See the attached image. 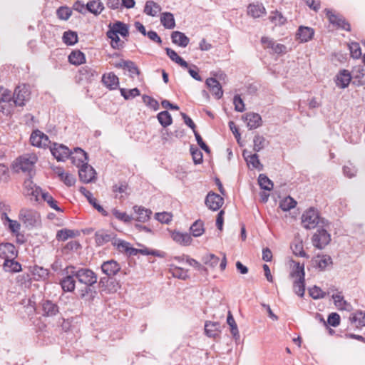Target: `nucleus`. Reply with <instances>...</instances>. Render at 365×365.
<instances>
[{
  "mask_svg": "<svg viewBox=\"0 0 365 365\" xmlns=\"http://www.w3.org/2000/svg\"><path fill=\"white\" fill-rule=\"evenodd\" d=\"M43 190L40 186L34 182L32 179L26 178L23 183V195L29 198L32 204H41V198Z\"/></svg>",
  "mask_w": 365,
  "mask_h": 365,
  "instance_id": "nucleus-1",
  "label": "nucleus"
},
{
  "mask_svg": "<svg viewBox=\"0 0 365 365\" xmlns=\"http://www.w3.org/2000/svg\"><path fill=\"white\" fill-rule=\"evenodd\" d=\"M19 219L29 230L39 226L41 222L39 212L28 208H22L20 210Z\"/></svg>",
  "mask_w": 365,
  "mask_h": 365,
  "instance_id": "nucleus-2",
  "label": "nucleus"
},
{
  "mask_svg": "<svg viewBox=\"0 0 365 365\" xmlns=\"http://www.w3.org/2000/svg\"><path fill=\"white\" fill-rule=\"evenodd\" d=\"M74 274L78 282V285L81 284H91L98 283V275L91 269L86 267H81L76 269L74 267Z\"/></svg>",
  "mask_w": 365,
  "mask_h": 365,
  "instance_id": "nucleus-3",
  "label": "nucleus"
},
{
  "mask_svg": "<svg viewBox=\"0 0 365 365\" xmlns=\"http://www.w3.org/2000/svg\"><path fill=\"white\" fill-rule=\"evenodd\" d=\"M320 221L324 224V220L320 219L318 211L314 207L309 208L302 216V223L307 230L314 228Z\"/></svg>",
  "mask_w": 365,
  "mask_h": 365,
  "instance_id": "nucleus-4",
  "label": "nucleus"
},
{
  "mask_svg": "<svg viewBox=\"0 0 365 365\" xmlns=\"http://www.w3.org/2000/svg\"><path fill=\"white\" fill-rule=\"evenodd\" d=\"M97 284H81L77 286V296L88 302H92L94 301L95 298L97 297L98 291H97Z\"/></svg>",
  "mask_w": 365,
  "mask_h": 365,
  "instance_id": "nucleus-5",
  "label": "nucleus"
},
{
  "mask_svg": "<svg viewBox=\"0 0 365 365\" xmlns=\"http://www.w3.org/2000/svg\"><path fill=\"white\" fill-rule=\"evenodd\" d=\"M73 269L74 266L69 265L63 269L66 276L61 279L60 284L64 292H72L75 290L77 280L76 277L73 275L74 274Z\"/></svg>",
  "mask_w": 365,
  "mask_h": 365,
  "instance_id": "nucleus-6",
  "label": "nucleus"
},
{
  "mask_svg": "<svg viewBox=\"0 0 365 365\" xmlns=\"http://www.w3.org/2000/svg\"><path fill=\"white\" fill-rule=\"evenodd\" d=\"M39 313L43 317H53L59 313V307L52 300L43 298L38 304Z\"/></svg>",
  "mask_w": 365,
  "mask_h": 365,
  "instance_id": "nucleus-7",
  "label": "nucleus"
},
{
  "mask_svg": "<svg viewBox=\"0 0 365 365\" xmlns=\"http://www.w3.org/2000/svg\"><path fill=\"white\" fill-rule=\"evenodd\" d=\"M324 12L331 24L346 31H351V25L343 16L334 14L329 9H325Z\"/></svg>",
  "mask_w": 365,
  "mask_h": 365,
  "instance_id": "nucleus-8",
  "label": "nucleus"
},
{
  "mask_svg": "<svg viewBox=\"0 0 365 365\" xmlns=\"http://www.w3.org/2000/svg\"><path fill=\"white\" fill-rule=\"evenodd\" d=\"M313 245L319 250L324 248L331 241L330 234L324 228H321L317 230L312 238Z\"/></svg>",
  "mask_w": 365,
  "mask_h": 365,
  "instance_id": "nucleus-9",
  "label": "nucleus"
},
{
  "mask_svg": "<svg viewBox=\"0 0 365 365\" xmlns=\"http://www.w3.org/2000/svg\"><path fill=\"white\" fill-rule=\"evenodd\" d=\"M224 198L219 194L210 191L205 199V204L209 210L217 211L224 204Z\"/></svg>",
  "mask_w": 365,
  "mask_h": 365,
  "instance_id": "nucleus-10",
  "label": "nucleus"
},
{
  "mask_svg": "<svg viewBox=\"0 0 365 365\" xmlns=\"http://www.w3.org/2000/svg\"><path fill=\"white\" fill-rule=\"evenodd\" d=\"M50 150L58 161H64L66 159L70 158L72 153L67 146L56 143H53L50 146Z\"/></svg>",
  "mask_w": 365,
  "mask_h": 365,
  "instance_id": "nucleus-11",
  "label": "nucleus"
},
{
  "mask_svg": "<svg viewBox=\"0 0 365 365\" xmlns=\"http://www.w3.org/2000/svg\"><path fill=\"white\" fill-rule=\"evenodd\" d=\"M96 174L94 168L87 162L83 163L78 170L79 180L83 183L93 182L96 179Z\"/></svg>",
  "mask_w": 365,
  "mask_h": 365,
  "instance_id": "nucleus-12",
  "label": "nucleus"
},
{
  "mask_svg": "<svg viewBox=\"0 0 365 365\" xmlns=\"http://www.w3.org/2000/svg\"><path fill=\"white\" fill-rule=\"evenodd\" d=\"M101 271L103 274L109 277H113L118 272L127 274L125 271H121V267L118 262L114 259L107 260L101 264Z\"/></svg>",
  "mask_w": 365,
  "mask_h": 365,
  "instance_id": "nucleus-13",
  "label": "nucleus"
},
{
  "mask_svg": "<svg viewBox=\"0 0 365 365\" xmlns=\"http://www.w3.org/2000/svg\"><path fill=\"white\" fill-rule=\"evenodd\" d=\"M98 287L101 289L102 292L106 294L114 293L117 292L118 283L113 277H101L97 283Z\"/></svg>",
  "mask_w": 365,
  "mask_h": 365,
  "instance_id": "nucleus-14",
  "label": "nucleus"
},
{
  "mask_svg": "<svg viewBox=\"0 0 365 365\" xmlns=\"http://www.w3.org/2000/svg\"><path fill=\"white\" fill-rule=\"evenodd\" d=\"M110 63L113 65L115 68L127 70L130 73V77L131 78H133V75L139 76L140 74L139 68L136 66L135 62L130 60L121 59L118 62Z\"/></svg>",
  "mask_w": 365,
  "mask_h": 365,
  "instance_id": "nucleus-15",
  "label": "nucleus"
},
{
  "mask_svg": "<svg viewBox=\"0 0 365 365\" xmlns=\"http://www.w3.org/2000/svg\"><path fill=\"white\" fill-rule=\"evenodd\" d=\"M108 31L127 38L129 36V25L120 21H115L113 24H109Z\"/></svg>",
  "mask_w": 365,
  "mask_h": 365,
  "instance_id": "nucleus-16",
  "label": "nucleus"
},
{
  "mask_svg": "<svg viewBox=\"0 0 365 365\" xmlns=\"http://www.w3.org/2000/svg\"><path fill=\"white\" fill-rule=\"evenodd\" d=\"M79 191L83 195H84L86 197L88 202L103 216L108 215V212L103 207L102 205H101L98 203L97 199L95 198L93 196V194L89 190H88L85 187L81 186L79 188Z\"/></svg>",
  "mask_w": 365,
  "mask_h": 365,
  "instance_id": "nucleus-17",
  "label": "nucleus"
},
{
  "mask_svg": "<svg viewBox=\"0 0 365 365\" xmlns=\"http://www.w3.org/2000/svg\"><path fill=\"white\" fill-rule=\"evenodd\" d=\"M314 29L305 26H299L296 32V40L300 43H306L313 39L314 36Z\"/></svg>",
  "mask_w": 365,
  "mask_h": 365,
  "instance_id": "nucleus-18",
  "label": "nucleus"
},
{
  "mask_svg": "<svg viewBox=\"0 0 365 365\" xmlns=\"http://www.w3.org/2000/svg\"><path fill=\"white\" fill-rule=\"evenodd\" d=\"M75 155L71 153L70 159L71 163L78 168H81L83 163L88 161V155L82 148L76 147L74 148Z\"/></svg>",
  "mask_w": 365,
  "mask_h": 365,
  "instance_id": "nucleus-19",
  "label": "nucleus"
},
{
  "mask_svg": "<svg viewBox=\"0 0 365 365\" xmlns=\"http://www.w3.org/2000/svg\"><path fill=\"white\" fill-rule=\"evenodd\" d=\"M0 254L4 259L16 258L19 255V251L16 247L10 242H1L0 244Z\"/></svg>",
  "mask_w": 365,
  "mask_h": 365,
  "instance_id": "nucleus-20",
  "label": "nucleus"
},
{
  "mask_svg": "<svg viewBox=\"0 0 365 365\" xmlns=\"http://www.w3.org/2000/svg\"><path fill=\"white\" fill-rule=\"evenodd\" d=\"M351 73L346 69L340 70L335 77L336 85L340 88H347L351 81Z\"/></svg>",
  "mask_w": 365,
  "mask_h": 365,
  "instance_id": "nucleus-21",
  "label": "nucleus"
},
{
  "mask_svg": "<svg viewBox=\"0 0 365 365\" xmlns=\"http://www.w3.org/2000/svg\"><path fill=\"white\" fill-rule=\"evenodd\" d=\"M242 118L247 122V125L250 130L256 129L262 125L261 115L256 113H247L242 116Z\"/></svg>",
  "mask_w": 365,
  "mask_h": 365,
  "instance_id": "nucleus-22",
  "label": "nucleus"
},
{
  "mask_svg": "<svg viewBox=\"0 0 365 365\" xmlns=\"http://www.w3.org/2000/svg\"><path fill=\"white\" fill-rule=\"evenodd\" d=\"M205 84L212 92L216 99H220L223 96L222 86L215 78H208L205 81Z\"/></svg>",
  "mask_w": 365,
  "mask_h": 365,
  "instance_id": "nucleus-23",
  "label": "nucleus"
},
{
  "mask_svg": "<svg viewBox=\"0 0 365 365\" xmlns=\"http://www.w3.org/2000/svg\"><path fill=\"white\" fill-rule=\"evenodd\" d=\"M116 236L113 232L108 234L104 230H100L95 233V241L98 246H102L110 241H114Z\"/></svg>",
  "mask_w": 365,
  "mask_h": 365,
  "instance_id": "nucleus-24",
  "label": "nucleus"
},
{
  "mask_svg": "<svg viewBox=\"0 0 365 365\" xmlns=\"http://www.w3.org/2000/svg\"><path fill=\"white\" fill-rule=\"evenodd\" d=\"M102 83L109 90L112 91L118 87L119 78L113 72H110L103 75Z\"/></svg>",
  "mask_w": 365,
  "mask_h": 365,
  "instance_id": "nucleus-25",
  "label": "nucleus"
},
{
  "mask_svg": "<svg viewBox=\"0 0 365 365\" xmlns=\"http://www.w3.org/2000/svg\"><path fill=\"white\" fill-rule=\"evenodd\" d=\"M16 172H18L19 170H21L23 172H27V178L32 179L35 173L34 171V163L31 162L29 158L21 159L19 164L16 165Z\"/></svg>",
  "mask_w": 365,
  "mask_h": 365,
  "instance_id": "nucleus-26",
  "label": "nucleus"
},
{
  "mask_svg": "<svg viewBox=\"0 0 365 365\" xmlns=\"http://www.w3.org/2000/svg\"><path fill=\"white\" fill-rule=\"evenodd\" d=\"M171 40L174 44L185 48L190 43V38L182 32L179 31H173Z\"/></svg>",
  "mask_w": 365,
  "mask_h": 365,
  "instance_id": "nucleus-27",
  "label": "nucleus"
},
{
  "mask_svg": "<svg viewBox=\"0 0 365 365\" xmlns=\"http://www.w3.org/2000/svg\"><path fill=\"white\" fill-rule=\"evenodd\" d=\"M171 237L175 242L182 246L190 245L192 241L190 234L182 233L179 231H174Z\"/></svg>",
  "mask_w": 365,
  "mask_h": 365,
  "instance_id": "nucleus-28",
  "label": "nucleus"
},
{
  "mask_svg": "<svg viewBox=\"0 0 365 365\" xmlns=\"http://www.w3.org/2000/svg\"><path fill=\"white\" fill-rule=\"evenodd\" d=\"M220 324L217 322L207 321L205 324V332L208 337L215 338L219 336Z\"/></svg>",
  "mask_w": 365,
  "mask_h": 365,
  "instance_id": "nucleus-29",
  "label": "nucleus"
},
{
  "mask_svg": "<svg viewBox=\"0 0 365 365\" xmlns=\"http://www.w3.org/2000/svg\"><path fill=\"white\" fill-rule=\"evenodd\" d=\"M104 9L103 4L101 0H91L86 4V12H89L95 16L99 15Z\"/></svg>",
  "mask_w": 365,
  "mask_h": 365,
  "instance_id": "nucleus-30",
  "label": "nucleus"
},
{
  "mask_svg": "<svg viewBox=\"0 0 365 365\" xmlns=\"http://www.w3.org/2000/svg\"><path fill=\"white\" fill-rule=\"evenodd\" d=\"M68 62L75 66H79L86 63V56L80 50H73L68 57Z\"/></svg>",
  "mask_w": 365,
  "mask_h": 365,
  "instance_id": "nucleus-31",
  "label": "nucleus"
},
{
  "mask_svg": "<svg viewBox=\"0 0 365 365\" xmlns=\"http://www.w3.org/2000/svg\"><path fill=\"white\" fill-rule=\"evenodd\" d=\"M133 210L136 214H138V217L135 220L140 222H145L150 218V215H152V211L149 209H146L142 206L135 205L133 207Z\"/></svg>",
  "mask_w": 365,
  "mask_h": 365,
  "instance_id": "nucleus-32",
  "label": "nucleus"
},
{
  "mask_svg": "<svg viewBox=\"0 0 365 365\" xmlns=\"http://www.w3.org/2000/svg\"><path fill=\"white\" fill-rule=\"evenodd\" d=\"M4 269L6 272H10L13 273L19 272L21 271V264L15 260V258L8 259L6 257L4 259L3 264Z\"/></svg>",
  "mask_w": 365,
  "mask_h": 365,
  "instance_id": "nucleus-33",
  "label": "nucleus"
},
{
  "mask_svg": "<svg viewBox=\"0 0 365 365\" xmlns=\"http://www.w3.org/2000/svg\"><path fill=\"white\" fill-rule=\"evenodd\" d=\"M294 265L290 272L289 277L291 278L297 277V279H305V271H304V263L301 264L299 262H295L292 260Z\"/></svg>",
  "mask_w": 365,
  "mask_h": 365,
  "instance_id": "nucleus-34",
  "label": "nucleus"
},
{
  "mask_svg": "<svg viewBox=\"0 0 365 365\" xmlns=\"http://www.w3.org/2000/svg\"><path fill=\"white\" fill-rule=\"evenodd\" d=\"M165 51L168 56L171 59V61L178 64L182 68L188 67V63L185 60H184L181 56H180L175 51L170 48H165Z\"/></svg>",
  "mask_w": 365,
  "mask_h": 365,
  "instance_id": "nucleus-35",
  "label": "nucleus"
},
{
  "mask_svg": "<svg viewBox=\"0 0 365 365\" xmlns=\"http://www.w3.org/2000/svg\"><path fill=\"white\" fill-rule=\"evenodd\" d=\"M160 22L167 29H173L176 26L174 15L168 11L161 14Z\"/></svg>",
  "mask_w": 365,
  "mask_h": 365,
  "instance_id": "nucleus-36",
  "label": "nucleus"
},
{
  "mask_svg": "<svg viewBox=\"0 0 365 365\" xmlns=\"http://www.w3.org/2000/svg\"><path fill=\"white\" fill-rule=\"evenodd\" d=\"M62 40L67 46H74L78 42V33L75 31L68 30L63 34Z\"/></svg>",
  "mask_w": 365,
  "mask_h": 365,
  "instance_id": "nucleus-37",
  "label": "nucleus"
},
{
  "mask_svg": "<svg viewBox=\"0 0 365 365\" xmlns=\"http://www.w3.org/2000/svg\"><path fill=\"white\" fill-rule=\"evenodd\" d=\"M42 201L46 202L51 208L55 210L56 211L61 212H63V209L58 205V202L48 193V192L45 191L43 193H42L41 202Z\"/></svg>",
  "mask_w": 365,
  "mask_h": 365,
  "instance_id": "nucleus-38",
  "label": "nucleus"
},
{
  "mask_svg": "<svg viewBox=\"0 0 365 365\" xmlns=\"http://www.w3.org/2000/svg\"><path fill=\"white\" fill-rule=\"evenodd\" d=\"M57 174L66 185L68 187L74 185L76 179L73 175L64 173L61 168H58Z\"/></svg>",
  "mask_w": 365,
  "mask_h": 365,
  "instance_id": "nucleus-39",
  "label": "nucleus"
},
{
  "mask_svg": "<svg viewBox=\"0 0 365 365\" xmlns=\"http://www.w3.org/2000/svg\"><path fill=\"white\" fill-rule=\"evenodd\" d=\"M161 10V7L157 3L152 0H148L145 2L144 7V12L150 16H155Z\"/></svg>",
  "mask_w": 365,
  "mask_h": 365,
  "instance_id": "nucleus-40",
  "label": "nucleus"
},
{
  "mask_svg": "<svg viewBox=\"0 0 365 365\" xmlns=\"http://www.w3.org/2000/svg\"><path fill=\"white\" fill-rule=\"evenodd\" d=\"M227 323L230 326V332L235 340L240 339V333L237 328V323L233 317L232 314L230 311L228 312L227 316Z\"/></svg>",
  "mask_w": 365,
  "mask_h": 365,
  "instance_id": "nucleus-41",
  "label": "nucleus"
},
{
  "mask_svg": "<svg viewBox=\"0 0 365 365\" xmlns=\"http://www.w3.org/2000/svg\"><path fill=\"white\" fill-rule=\"evenodd\" d=\"M190 232L195 237L201 236L205 232L203 221L201 220H195L190 226Z\"/></svg>",
  "mask_w": 365,
  "mask_h": 365,
  "instance_id": "nucleus-42",
  "label": "nucleus"
},
{
  "mask_svg": "<svg viewBox=\"0 0 365 365\" xmlns=\"http://www.w3.org/2000/svg\"><path fill=\"white\" fill-rule=\"evenodd\" d=\"M106 36L110 39V46L114 49H121L125 46V42L122 41L118 35L111 33V31L106 32Z\"/></svg>",
  "mask_w": 365,
  "mask_h": 365,
  "instance_id": "nucleus-43",
  "label": "nucleus"
},
{
  "mask_svg": "<svg viewBox=\"0 0 365 365\" xmlns=\"http://www.w3.org/2000/svg\"><path fill=\"white\" fill-rule=\"evenodd\" d=\"M269 19L272 23L274 24L275 26H279L284 25L287 21V18L277 10L271 12Z\"/></svg>",
  "mask_w": 365,
  "mask_h": 365,
  "instance_id": "nucleus-44",
  "label": "nucleus"
},
{
  "mask_svg": "<svg viewBox=\"0 0 365 365\" xmlns=\"http://www.w3.org/2000/svg\"><path fill=\"white\" fill-rule=\"evenodd\" d=\"M157 118L159 123L163 127L167 128L173 123V118L168 110H163L158 113Z\"/></svg>",
  "mask_w": 365,
  "mask_h": 365,
  "instance_id": "nucleus-45",
  "label": "nucleus"
},
{
  "mask_svg": "<svg viewBox=\"0 0 365 365\" xmlns=\"http://www.w3.org/2000/svg\"><path fill=\"white\" fill-rule=\"evenodd\" d=\"M258 184L262 190L270 191L273 189L274 183L265 174H259Z\"/></svg>",
  "mask_w": 365,
  "mask_h": 365,
  "instance_id": "nucleus-46",
  "label": "nucleus"
},
{
  "mask_svg": "<svg viewBox=\"0 0 365 365\" xmlns=\"http://www.w3.org/2000/svg\"><path fill=\"white\" fill-rule=\"evenodd\" d=\"M32 274L34 276L35 280H45L48 277L49 271L42 267L34 266L32 270Z\"/></svg>",
  "mask_w": 365,
  "mask_h": 365,
  "instance_id": "nucleus-47",
  "label": "nucleus"
},
{
  "mask_svg": "<svg viewBox=\"0 0 365 365\" xmlns=\"http://www.w3.org/2000/svg\"><path fill=\"white\" fill-rule=\"evenodd\" d=\"M314 266L318 267L320 270H324L325 268L332 264V259L329 255H323L319 259L312 260Z\"/></svg>",
  "mask_w": 365,
  "mask_h": 365,
  "instance_id": "nucleus-48",
  "label": "nucleus"
},
{
  "mask_svg": "<svg viewBox=\"0 0 365 365\" xmlns=\"http://www.w3.org/2000/svg\"><path fill=\"white\" fill-rule=\"evenodd\" d=\"M297 202L291 196H287L279 202V208L284 212L289 211L291 209L295 207Z\"/></svg>",
  "mask_w": 365,
  "mask_h": 365,
  "instance_id": "nucleus-49",
  "label": "nucleus"
},
{
  "mask_svg": "<svg viewBox=\"0 0 365 365\" xmlns=\"http://www.w3.org/2000/svg\"><path fill=\"white\" fill-rule=\"evenodd\" d=\"M170 272L173 277L182 280H186L189 278L187 274V271H185L182 268L178 267L174 264L170 265Z\"/></svg>",
  "mask_w": 365,
  "mask_h": 365,
  "instance_id": "nucleus-50",
  "label": "nucleus"
},
{
  "mask_svg": "<svg viewBox=\"0 0 365 365\" xmlns=\"http://www.w3.org/2000/svg\"><path fill=\"white\" fill-rule=\"evenodd\" d=\"M138 245L143 247L139 249L140 254L143 255H153L160 258H164L166 257V253L165 252L159 251L157 250H150L141 244H138Z\"/></svg>",
  "mask_w": 365,
  "mask_h": 365,
  "instance_id": "nucleus-51",
  "label": "nucleus"
},
{
  "mask_svg": "<svg viewBox=\"0 0 365 365\" xmlns=\"http://www.w3.org/2000/svg\"><path fill=\"white\" fill-rule=\"evenodd\" d=\"M79 73L88 81H91L98 76V72L88 66L81 67L79 70Z\"/></svg>",
  "mask_w": 365,
  "mask_h": 365,
  "instance_id": "nucleus-52",
  "label": "nucleus"
},
{
  "mask_svg": "<svg viewBox=\"0 0 365 365\" xmlns=\"http://www.w3.org/2000/svg\"><path fill=\"white\" fill-rule=\"evenodd\" d=\"M190 152L195 165L201 164L203 162L202 153L194 145H190Z\"/></svg>",
  "mask_w": 365,
  "mask_h": 365,
  "instance_id": "nucleus-53",
  "label": "nucleus"
},
{
  "mask_svg": "<svg viewBox=\"0 0 365 365\" xmlns=\"http://www.w3.org/2000/svg\"><path fill=\"white\" fill-rule=\"evenodd\" d=\"M201 260L205 264L214 268L219 263L220 258L214 254H207L202 256Z\"/></svg>",
  "mask_w": 365,
  "mask_h": 365,
  "instance_id": "nucleus-54",
  "label": "nucleus"
},
{
  "mask_svg": "<svg viewBox=\"0 0 365 365\" xmlns=\"http://www.w3.org/2000/svg\"><path fill=\"white\" fill-rule=\"evenodd\" d=\"M119 90L120 95L124 98L125 100H128L131 98H135L140 95V91L138 88H134L132 89L120 88Z\"/></svg>",
  "mask_w": 365,
  "mask_h": 365,
  "instance_id": "nucleus-55",
  "label": "nucleus"
},
{
  "mask_svg": "<svg viewBox=\"0 0 365 365\" xmlns=\"http://www.w3.org/2000/svg\"><path fill=\"white\" fill-rule=\"evenodd\" d=\"M293 289L296 294L300 297H303L305 292V279L294 280Z\"/></svg>",
  "mask_w": 365,
  "mask_h": 365,
  "instance_id": "nucleus-56",
  "label": "nucleus"
},
{
  "mask_svg": "<svg viewBox=\"0 0 365 365\" xmlns=\"http://www.w3.org/2000/svg\"><path fill=\"white\" fill-rule=\"evenodd\" d=\"M112 245L115 247L120 252H125L126 255L130 247V243L121 239H115L112 242Z\"/></svg>",
  "mask_w": 365,
  "mask_h": 365,
  "instance_id": "nucleus-57",
  "label": "nucleus"
},
{
  "mask_svg": "<svg viewBox=\"0 0 365 365\" xmlns=\"http://www.w3.org/2000/svg\"><path fill=\"white\" fill-rule=\"evenodd\" d=\"M265 12V9L262 5L250 4L248 6L247 13L254 18H258L262 15V14Z\"/></svg>",
  "mask_w": 365,
  "mask_h": 365,
  "instance_id": "nucleus-58",
  "label": "nucleus"
},
{
  "mask_svg": "<svg viewBox=\"0 0 365 365\" xmlns=\"http://www.w3.org/2000/svg\"><path fill=\"white\" fill-rule=\"evenodd\" d=\"M350 51L351 57L359 59L361 57V49L360 45L357 42H351L348 44Z\"/></svg>",
  "mask_w": 365,
  "mask_h": 365,
  "instance_id": "nucleus-59",
  "label": "nucleus"
},
{
  "mask_svg": "<svg viewBox=\"0 0 365 365\" xmlns=\"http://www.w3.org/2000/svg\"><path fill=\"white\" fill-rule=\"evenodd\" d=\"M354 78L356 81H354L353 82L354 84H356L357 86L365 85V69L363 66H359L358 68L356 70Z\"/></svg>",
  "mask_w": 365,
  "mask_h": 365,
  "instance_id": "nucleus-60",
  "label": "nucleus"
},
{
  "mask_svg": "<svg viewBox=\"0 0 365 365\" xmlns=\"http://www.w3.org/2000/svg\"><path fill=\"white\" fill-rule=\"evenodd\" d=\"M71 15V9L66 6H61L56 10V16L59 19L66 21Z\"/></svg>",
  "mask_w": 365,
  "mask_h": 365,
  "instance_id": "nucleus-61",
  "label": "nucleus"
},
{
  "mask_svg": "<svg viewBox=\"0 0 365 365\" xmlns=\"http://www.w3.org/2000/svg\"><path fill=\"white\" fill-rule=\"evenodd\" d=\"M309 296L314 299H323L326 297V293L322 290V289L314 285L312 288L309 289Z\"/></svg>",
  "mask_w": 365,
  "mask_h": 365,
  "instance_id": "nucleus-62",
  "label": "nucleus"
},
{
  "mask_svg": "<svg viewBox=\"0 0 365 365\" xmlns=\"http://www.w3.org/2000/svg\"><path fill=\"white\" fill-rule=\"evenodd\" d=\"M351 323L358 322L359 326H365V312L357 311L350 317Z\"/></svg>",
  "mask_w": 365,
  "mask_h": 365,
  "instance_id": "nucleus-63",
  "label": "nucleus"
},
{
  "mask_svg": "<svg viewBox=\"0 0 365 365\" xmlns=\"http://www.w3.org/2000/svg\"><path fill=\"white\" fill-rule=\"evenodd\" d=\"M341 317L336 312H331L327 317V324L329 326L336 327L340 324Z\"/></svg>",
  "mask_w": 365,
  "mask_h": 365,
  "instance_id": "nucleus-64",
  "label": "nucleus"
}]
</instances>
